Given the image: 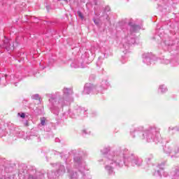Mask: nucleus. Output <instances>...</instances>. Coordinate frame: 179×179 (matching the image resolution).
Instances as JSON below:
<instances>
[{
  "label": "nucleus",
  "instance_id": "obj_10",
  "mask_svg": "<svg viewBox=\"0 0 179 179\" xmlns=\"http://www.w3.org/2000/svg\"><path fill=\"white\" fill-rule=\"evenodd\" d=\"M4 47H5L6 48H7L8 47H9V43L5 44V45H4Z\"/></svg>",
  "mask_w": 179,
  "mask_h": 179
},
{
  "label": "nucleus",
  "instance_id": "obj_11",
  "mask_svg": "<svg viewBox=\"0 0 179 179\" xmlns=\"http://www.w3.org/2000/svg\"><path fill=\"white\" fill-rule=\"evenodd\" d=\"M146 61H150V59H146L145 60V62H146Z\"/></svg>",
  "mask_w": 179,
  "mask_h": 179
},
{
  "label": "nucleus",
  "instance_id": "obj_12",
  "mask_svg": "<svg viewBox=\"0 0 179 179\" xmlns=\"http://www.w3.org/2000/svg\"><path fill=\"white\" fill-rule=\"evenodd\" d=\"M49 101H52V99H49Z\"/></svg>",
  "mask_w": 179,
  "mask_h": 179
},
{
  "label": "nucleus",
  "instance_id": "obj_17",
  "mask_svg": "<svg viewBox=\"0 0 179 179\" xmlns=\"http://www.w3.org/2000/svg\"><path fill=\"white\" fill-rule=\"evenodd\" d=\"M178 174H179V171H178Z\"/></svg>",
  "mask_w": 179,
  "mask_h": 179
},
{
  "label": "nucleus",
  "instance_id": "obj_7",
  "mask_svg": "<svg viewBox=\"0 0 179 179\" xmlns=\"http://www.w3.org/2000/svg\"><path fill=\"white\" fill-rule=\"evenodd\" d=\"M41 125H45V120L42 119L41 121Z\"/></svg>",
  "mask_w": 179,
  "mask_h": 179
},
{
  "label": "nucleus",
  "instance_id": "obj_1",
  "mask_svg": "<svg viewBox=\"0 0 179 179\" xmlns=\"http://www.w3.org/2000/svg\"><path fill=\"white\" fill-rule=\"evenodd\" d=\"M106 170L109 171V174H111L113 173V168L111 166H106Z\"/></svg>",
  "mask_w": 179,
  "mask_h": 179
},
{
  "label": "nucleus",
  "instance_id": "obj_4",
  "mask_svg": "<svg viewBox=\"0 0 179 179\" xmlns=\"http://www.w3.org/2000/svg\"><path fill=\"white\" fill-rule=\"evenodd\" d=\"M64 93L65 94H68L71 93V90H69L68 88H66V89L64 90Z\"/></svg>",
  "mask_w": 179,
  "mask_h": 179
},
{
  "label": "nucleus",
  "instance_id": "obj_13",
  "mask_svg": "<svg viewBox=\"0 0 179 179\" xmlns=\"http://www.w3.org/2000/svg\"><path fill=\"white\" fill-rule=\"evenodd\" d=\"M55 141H56V142H58V139H57V138H56V139H55Z\"/></svg>",
  "mask_w": 179,
  "mask_h": 179
},
{
  "label": "nucleus",
  "instance_id": "obj_14",
  "mask_svg": "<svg viewBox=\"0 0 179 179\" xmlns=\"http://www.w3.org/2000/svg\"><path fill=\"white\" fill-rule=\"evenodd\" d=\"M87 89V88L85 87V92H86Z\"/></svg>",
  "mask_w": 179,
  "mask_h": 179
},
{
  "label": "nucleus",
  "instance_id": "obj_8",
  "mask_svg": "<svg viewBox=\"0 0 179 179\" xmlns=\"http://www.w3.org/2000/svg\"><path fill=\"white\" fill-rule=\"evenodd\" d=\"M138 162H139V163H138H138H136V164L137 166H141V164H142V161H141V160H139Z\"/></svg>",
  "mask_w": 179,
  "mask_h": 179
},
{
  "label": "nucleus",
  "instance_id": "obj_15",
  "mask_svg": "<svg viewBox=\"0 0 179 179\" xmlns=\"http://www.w3.org/2000/svg\"><path fill=\"white\" fill-rule=\"evenodd\" d=\"M74 68H78V66H74Z\"/></svg>",
  "mask_w": 179,
  "mask_h": 179
},
{
  "label": "nucleus",
  "instance_id": "obj_9",
  "mask_svg": "<svg viewBox=\"0 0 179 179\" xmlns=\"http://www.w3.org/2000/svg\"><path fill=\"white\" fill-rule=\"evenodd\" d=\"M20 117H21V118H24V117H25L24 113H22V114L20 115Z\"/></svg>",
  "mask_w": 179,
  "mask_h": 179
},
{
  "label": "nucleus",
  "instance_id": "obj_3",
  "mask_svg": "<svg viewBox=\"0 0 179 179\" xmlns=\"http://www.w3.org/2000/svg\"><path fill=\"white\" fill-rule=\"evenodd\" d=\"M31 97L34 100H38V99H40V96L37 94L33 95Z\"/></svg>",
  "mask_w": 179,
  "mask_h": 179
},
{
  "label": "nucleus",
  "instance_id": "obj_6",
  "mask_svg": "<svg viewBox=\"0 0 179 179\" xmlns=\"http://www.w3.org/2000/svg\"><path fill=\"white\" fill-rule=\"evenodd\" d=\"M73 178H78V173H74L72 176H71V179Z\"/></svg>",
  "mask_w": 179,
  "mask_h": 179
},
{
  "label": "nucleus",
  "instance_id": "obj_5",
  "mask_svg": "<svg viewBox=\"0 0 179 179\" xmlns=\"http://www.w3.org/2000/svg\"><path fill=\"white\" fill-rule=\"evenodd\" d=\"M78 15L79 17H80V19H82V20H83V14H82L80 13V11H78Z\"/></svg>",
  "mask_w": 179,
  "mask_h": 179
},
{
  "label": "nucleus",
  "instance_id": "obj_16",
  "mask_svg": "<svg viewBox=\"0 0 179 179\" xmlns=\"http://www.w3.org/2000/svg\"><path fill=\"white\" fill-rule=\"evenodd\" d=\"M71 66H73V64H71Z\"/></svg>",
  "mask_w": 179,
  "mask_h": 179
},
{
  "label": "nucleus",
  "instance_id": "obj_2",
  "mask_svg": "<svg viewBox=\"0 0 179 179\" xmlns=\"http://www.w3.org/2000/svg\"><path fill=\"white\" fill-rule=\"evenodd\" d=\"M163 87H164L163 85H161L159 87V89L162 93H164V92H167V88L166 87L163 88Z\"/></svg>",
  "mask_w": 179,
  "mask_h": 179
}]
</instances>
